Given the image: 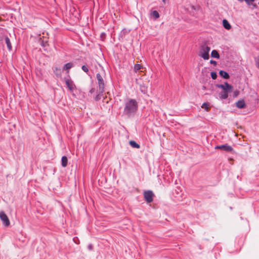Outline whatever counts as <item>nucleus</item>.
<instances>
[{
  "label": "nucleus",
  "instance_id": "nucleus-8",
  "mask_svg": "<svg viewBox=\"0 0 259 259\" xmlns=\"http://www.w3.org/2000/svg\"><path fill=\"white\" fill-rule=\"evenodd\" d=\"M236 106L238 108H240V109H242V108H244L246 106V104L245 103V101L244 100H239L238 101L237 103H236Z\"/></svg>",
  "mask_w": 259,
  "mask_h": 259
},
{
  "label": "nucleus",
  "instance_id": "nucleus-23",
  "mask_svg": "<svg viewBox=\"0 0 259 259\" xmlns=\"http://www.w3.org/2000/svg\"><path fill=\"white\" fill-rule=\"evenodd\" d=\"M81 68L85 72L88 73L89 72V69L87 66L83 65Z\"/></svg>",
  "mask_w": 259,
  "mask_h": 259
},
{
  "label": "nucleus",
  "instance_id": "nucleus-27",
  "mask_svg": "<svg viewBox=\"0 0 259 259\" xmlns=\"http://www.w3.org/2000/svg\"><path fill=\"white\" fill-rule=\"evenodd\" d=\"M238 94H239V92L236 91V92H234V95L235 97L237 96Z\"/></svg>",
  "mask_w": 259,
  "mask_h": 259
},
{
  "label": "nucleus",
  "instance_id": "nucleus-26",
  "mask_svg": "<svg viewBox=\"0 0 259 259\" xmlns=\"http://www.w3.org/2000/svg\"><path fill=\"white\" fill-rule=\"evenodd\" d=\"M210 63L214 65H217V62L214 60H210Z\"/></svg>",
  "mask_w": 259,
  "mask_h": 259
},
{
  "label": "nucleus",
  "instance_id": "nucleus-5",
  "mask_svg": "<svg viewBox=\"0 0 259 259\" xmlns=\"http://www.w3.org/2000/svg\"><path fill=\"white\" fill-rule=\"evenodd\" d=\"M65 81L67 87L70 92H73L76 89L75 84L71 79L65 78Z\"/></svg>",
  "mask_w": 259,
  "mask_h": 259
},
{
  "label": "nucleus",
  "instance_id": "nucleus-10",
  "mask_svg": "<svg viewBox=\"0 0 259 259\" xmlns=\"http://www.w3.org/2000/svg\"><path fill=\"white\" fill-rule=\"evenodd\" d=\"M45 37H42V38H40V45L43 47H47L49 46L48 40L47 39L44 40Z\"/></svg>",
  "mask_w": 259,
  "mask_h": 259
},
{
  "label": "nucleus",
  "instance_id": "nucleus-7",
  "mask_svg": "<svg viewBox=\"0 0 259 259\" xmlns=\"http://www.w3.org/2000/svg\"><path fill=\"white\" fill-rule=\"evenodd\" d=\"M215 149L223 150L227 152H231L233 150L232 147L227 144L217 146L215 147Z\"/></svg>",
  "mask_w": 259,
  "mask_h": 259
},
{
  "label": "nucleus",
  "instance_id": "nucleus-12",
  "mask_svg": "<svg viewBox=\"0 0 259 259\" xmlns=\"http://www.w3.org/2000/svg\"><path fill=\"white\" fill-rule=\"evenodd\" d=\"M219 73L222 77L225 79H229L230 77L229 74L225 71L221 70Z\"/></svg>",
  "mask_w": 259,
  "mask_h": 259
},
{
  "label": "nucleus",
  "instance_id": "nucleus-30",
  "mask_svg": "<svg viewBox=\"0 0 259 259\" xmlns=\"http://www.w3.org/2000/svg\"><path fill=\"white\" fill-rule=\"evenodd\" d=\"M90 92H91V93H92V92H93V90H91V91H90Z\"/></svg>",
  "mask_w": 259,
  "mask_h": 259
},
{
  "label": "nucleus",
  "instance_id": "nucleus-18",
  "mask_svg": "<svg viewBox=\"0 0 259 259\" xmlns=\"http://www.w3.org/2000/svg\"><path fill=\"white\" fill-rule=\"evenodd\" d=\"M130 144L133 148H139L140 147V145L137 144L134 141H130Z\"/></svg>",
  "mask_w": 259,
  "mask_h": 259
},
{
  "label": "nucleus",
  "instance_id": "nucleus-29",
  "mask_svg": "<svg viewBox=\"0 0 259 259\" xmlns=\"http://www.w3.org/2000/svg\"><path fill=\"white\" fill-rule=\"evenodd\" d=\"M239 1L242 2L243 1H245V2L247 1L246 0H239Z\"/></svg>",
  "mask_w": 259,
  "mask_h": 259
},
{
  "label": "nucleus",
  "instance_id": "nucleus-25",
  "mask_svg": "<svg viewBox=\"0 0 259 259\" xmlns=\"http://www.w3.org/2000/svg\"><path fill=\"white\" fill-rule=\"evenodd\" d=\"M255 63H256V66L257 67V68H259V58H258L256 61H255Z\"/></svg>",
  "mask_w": 259,
  "mask_h": 259
},
{
  "label": "nucleus",
  "instance_id": "nucleus-4",
  "mask_svg": "<svg viewBox=\"0 0 259 259\" xmlns=\"http://www.w3.org/2000/svg\"><path fill=\"white\" fill-rule=\"evenodd\" d=\"M210 51V48L208 46H203L201 49L200 56L202 57L204 60H207L209 59V52Z\"/></svg>",
  "mask_w": 259,
  "mask_h": 259
},
{
  "label": "nucleus",
  "instance_id": "nucleus-28",
  "mask_svg": "<svg viewBox=\"0 0 259 259\" xmlns=\"http://www.w3.org/2000/svg\"><path fill=\"white\" fill-rule=\"evenodd\" d=\"M99 95L97 96V97H96V100H98L99 99Z\"/></svg>",
  "mask_w": 259,
  "mask_h": 259
},
{
  "label": "nucleus",
  "instance_id": "nucleus-15",
  "mask_svg": "<svg viewBox=\"0 0 259 259\" xmlns=\"http://www.w3.org/2000/svg\"><path fill=\"white\" fill-rule=\"evenodd\" d=\"M6 43L7 45V47L9 50H11L12 47L9 38L8 36L5 37Z\"/></svg>",
  "mask_w": 259,
  "mask_h": 259
},
{
  "label": "nucleus",
  "instance_id": "nucleus-14",
  "mask_svg": "<svg viewBox=\"0 0 259 259\" xmlns=\"http://www.w3.org/2000/svg\"><path fill=\"white\" fill-rule=\"evenodd\" d=\"M246 3L248 6H252L253 8H256L257 7V5L254 3L255 0H246Z\"/></svg>",
  "mask_w": 259,
  "mask_h": 259
},
{
  "label": "nucleus",
  "instance_id": "nucleus-3",
  "mask_svg": "<svg viewBox=\"0 0 259 259\" xmlns=\"http://www.w3.org/2000/svg\"><path fill=\"white\" fill-rule=\"evenodd\" d=\"M96 76L99 87V90L101 93H103L104 92L105 88V83L103 79L104 76L100 73H97Z\"/></svg>",
  "mask_w": 259,
  "mask_h": 259
},
{
  "label": "nucleus",
  "instance_id": "nucleus-19",
  "mask_svg": "<svg viewBox=\"0 0 259 259\" xmlns=\"http://www.w3.org/2000/svg\"><path fill=\"white\" fill-rule=\"evenodd\" d=\"M201 107L203 109H204L207 111H208L210 109V107L209 106V104L208 103H204L202 106Z\"/></svg>",
  "mask_w": 259,
  "mask_h": 259
},
{
  "label": "nucleus",
  "instance_id": "nucleus-17",
  "mask_svg": "<svg viewBox=\"0 0 259 259\" xmlns=\"http://www.w3.org/2000/svg\"><path fill=\"white\" fill-rule=\"evenodd\" d=\"M211 56L213 58H215L217 59H219L220 58V55L217 51L216 50H213L211 52Z\"/></svg>",
  "mask_w": 259,
  "mask_h": 259
},
{
  "label": "nucleus",
  "instance_id": "nucleus-21",
  "mask_svg": "<svg viewBox=\"0 0 259 259\" xmlns=\"http://www.w3.org/2000/svg\"><path fill=\"white\" fill-rule=\"evenodd\" d=\"M152 15L155 19H157L159 17V15L157 11H153L152 12Z\"/></svg>",
  "mask_w": 259,
  "mask_h": 259
},
{
  "label": "nucleus",
  "instance_id": "nucleus-6",
  "mask_svg": "<svg viewBox=\"0 0 259 259\" xmlns=\"http://www.w3.org/2000/svg\"><path fill=\"white\" fill-rule=\"evenodd\" d=\"M0 219L5 226L8 227L10 225V222L9 219L6 214L3 211H0Z\"/></svg>",
  "mask_w": 259,
  "mask_h": 259
},
{
  "label": "nucleus",
  "instance_id": "nucleus-13",
  "mask_svg": "<svg viewBox=\"0 0 259 259\" xmlns=\"http://www.w3.org/2000/svg\"><path fill=\"white\" fill-rule=\"evenodd\" d=\"M68 159L66 156H64L62 157L61 164L62 166L66 167L67 165Z\"/></svg>",
  "mask_w": 259,
  "mask_h": 259
},
{
  "label": "nucleus",
  "instance_id": "nucleus-24",
  "mask_svg": "<svg viewBox=\"0 0 259 259\" xmlns=\"http://www.w3.org/2000/svg\"><path fill=\"white\" fill-rule=\"evenodd\" d=\"M144 194H147V195L153 194V193L151 191L148 190V191H145L144 193Z\"/></svg>",
  "mask_w": 259,
  "mask_h": 259
},
{
  "label": "nucleus",
  "instance_id": "nucleus-20",
  "mask_svg": "<svg viewBox=\"0 0 259 259\" xmlns=\"http://www.w3.org/2000/svg\"><path fill=\"white\" fill-rule=\"evenodd\" d=\"M153 195H144V198L147 203H150L153 201Z\"/></svg>",
  "mask_w": 259,
  "mask_h": 259
},
{
  "label": "nucleus",
  "instance_id": "nucleus-11",
  "mask_svg": "<svg viewBox=\"0 0 259 259\" xmlns=\"http://www.w3.org/2000/svg\"><path fill=\"white\" fill-rule=\"evenodd\" d=\"M223 24L224 28H225L227 30H229L231 28L230 24H229L228 21L226 19L223 20Z\"/></svg>",
  "mask_w": 259,
  "mask_h": 259
},
{
  "label": "nucleus",
  "instance_id": "nucleus-9",
  "mask_svg": "<svg viewBox=\"0 0 259 259\" xmlns=\"http://www.w3.org/2000/svg\"><path fill=\"white\" fill-rule=\"evenodd\" d=\"M73 66L72 63H68L66 64L63 67V70L66 71L67 73L69 72V70Z\"/></svg>",
  "mask_w": 259,
  "mask_h": 259
},
{
  "label": "nucleus",
  "instance_id": "nucleus-16",
  "mask_svg": "<svg viewBox=\"0 0 259 259\" xmlns=\"http://www.w3.org/2000/svg\"><path fill=\"white\" fill-rule=\"evenodd\" d=\"M144 67L143 65L140 64H136L134 66V71L137 72L138 71L143 69Z\"/></svg>",
  "mask_w": 259,
  "mask_h": 259
},
{
  "label": "nucleus",
  "instance_id": "nucleus-1",
  "mask_svg": "<svg viewBox=\"0 0 259 259\" xmlns=\"http://www.w3.org/2000/svg\"><path fill=\"white\" fill-rule=\"evenodd\" d=\"M138 109V103L135 99H131L125 102L124 114L128 116L134 114Z\"/></svg>",
  "mask_w": 259,
  "mask_h": 259
},
{
  "label": "nucleus",
  "instance_id": "nucleus-31",
  "mask_svg": "<svg viewBox=\"0 0 259 259\" xmlns=\"http://www.w3.org/2000/svg\"><path fill=\"white\" fill-rule=\"evenodd\" d=\"M165 0H163V1L164 2Z\"/></svg>",
  "mask_w": 259,
  "mask_h": 259
},
{
  "label": "nucleus",
  "instance_id": "nucleus-2",
  "mask_svg": "<svg viewBox=\"0 0 259 259\" xmlns=\"http://www.w3.org/2000/svg\"><path fill=\"white\" fill-rule=\"evenodd\" d=\"M218 87L222 89L220 94V98L221 99H226L228 97V93L232 90V86L228 82H225V84H220Z\"/></svg>",
  "mask_w": 259,
  "mask_h": 259
},
{
  "label": "nucleus",
  "instance_id": "nucleus-22",
  "mask_svg": "<svg viewBox=\"0 0 259 259\" xmlns=\"http://www.w3.org/2000/svg\"><path fill=\"white\" fill-rule=\"evenodd\" d=\"M211 76L213 79H215L217 77V74L215 72H211Z\"/></svg>",
  "mask_w": 259,
  "mask_h": 259
}]
</instances>
